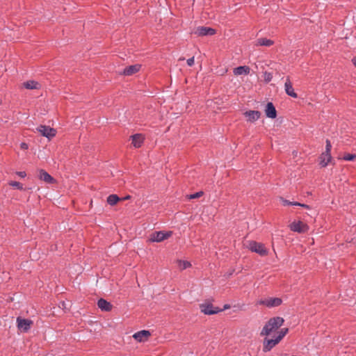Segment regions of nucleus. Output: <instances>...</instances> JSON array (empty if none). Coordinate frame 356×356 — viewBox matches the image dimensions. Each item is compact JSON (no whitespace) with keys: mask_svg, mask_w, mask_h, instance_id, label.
I'll use <instances>...</instances> for the list:
<instances>
[{"mask_svg":"<svg viewBox=\"0 0 356 356\" xmlns=\"http://www.w3.org/2000/svg\"><path fill=\"white\" fill-rule=\"evenodd\" d=\"M291 230L299 233H304L308 230V226L302 221H295L290 225Z\"/></svg>","mask_w":356,"mask_h":356,"instance_id":"nucleus-8","label":"nucleus"},{"mask_svg":"<svg viewBox=\"0 0 356 356\" xmlns=\"http://www.w3.org/2000/svg\"><path fill=\"white\" fill-rule=\"evenodd\" d=\"M203 195V192L200 191V192H197V193H195L194 194H191L188 196V198L189 199H195V198H199L202 195Z\"/></svg>","mask_w":356,"mask_h":356,"instance_id":"nucleus-29","label":"nucleus"},{"mask_svg":"<svg viewBox=\"0 0 356 356\" xmlns=\"http://www.w3.org/2000/svg\"><path fill=\"white\" fill-rule=\"evenodd\" d=\"M177 264L180 270L186 269L191 266V263L188 261L177 260Z\"/></svg>","mask_w":356,"mask_h":356,"instance_id":"nucleus-24","label":"nucleus"},{"mask_svg":"<svg viewBox=\"0 0 356 356\" xmlns=\"http://www.w3.org/2000/svg\"><path fill=\"white\" fill-rule=\"evenodd\" d=\"M1 104V101L0 100V104Z\"/></svg>","mask_w":356,"mask_h":356,"instance_id":"nucleus-41","label":"nucleus"},{"mask_svg":"<svg viewBox=\"0 0 356 356\" xmlns=\"http://www.w3.org/2000/svg\"><path fill=\"white\" fill-rule=\"evenodd\" d=\"M229 307L230 306L229 305H225L224 308L222 309H220V312L229 309Z\"/></svg>","mask_w":356,"mask_h":356,"instance_id":"nucleus-38","label":"nucleus"},{"mask_svg":"<svg viewBox=\"0 0 356 356\" xmlns=\"http://www.w3.org/2000/svg\"><path fill=\"white\" fill-rule=\"evenodd\" d=\"M301 207L305 208V209H309V206L305 204H301Z\"/></svg>","mask_w":356,"mask_h":356,"instance_id":"nucleus-37","label":"nucleus"},{"mask_svg":"<svg viewBox=\"0 0 356 356\" xmlns=\"http://www.w3.org/2000/svg\"><path fill=\"white\" fill-rule=\"evenodd\" d=\"M38 178L47 184L55 182V179L47 172L42 169L38 170Z\"/></svg>","mask_w":356,"mask_h":356,"instance_id":"nucleus-12","label":"nucleus"},{"mask_svg":"<svg viewBox=\"0 0 356 356\" xmlns=\"http://www.w3.org/2000/svg\"><path fill=\"white\" fill-rule=\"evenodd\" d=\"M38 132H40L43 136L47 137L49 139L52 138L56 136V129L51 128L49 126L40 125L37 128Z\"/></svg>","mask_w":356,"mask_h":356,"instance_id":"nucleus-6","label":"nucleus"},{"mask_svg":"<svg viewBox=\"0 0 356 356\" xmlns=\"http://www.w3.org/2000/svg\"><path fill=\"white\" fill-rule=\"evenodd\" d=\"M282 202L284 205H291V203L293 202H290L289 200H284V199H282Z\"/></svg>","mask_w":356,"mask_h":356,"instance_id":"nucleus-33","label":"nucleus"},{"mask_svg":"<svg viewBox=\"0 0 356 356\" xmlns=\"http://www.w3.org/2000/svg\"><path fill=\"white\" fill-rule=\"evenodd\" d=\"M265 113L268 118H275L277 116V111L273 103L268 102L266 106Z\"/></svg>","mask_w":356,"mask_h":356,"instance_id":"nucleus-17","label":"nucleus"},{"mask_svg":"<svg viewBox=\"0 0 356 356\" xmlns=\"http://www.w3.org/2000/svg\"><path fill=\"white\" fill-rule=\"evenodd\" d=\"M288 328H282L280 331L277 332V335L276 336L277 339L280 341L288 333Z\"/></svg>","mask_w":356,"mask_h":356,"instance_id":"nucleus-25","label":"nucleus"},{"mask_svg":"<svg viewBox=\"0 0 356 356\" xmlns=\"http://www.w3.org/2000/svg\"><path fill=\"white\" fill-rule=\"evenodd\" d=\"M248 248L252 252H256L260 256H266L268 254V249L261 243H258L254 241H248L247 245Z\"/></svg>","mask_w":356,"mask_h":356,"instance_id":"nucleus-2","label":"nucleus"},{"mask_svg":"<svg viewBox=\"0 0 356 356\" xmlns=\"http://www.w3.org/2000/svg\"><path fill=\"white\" fill-rule=\"evenodd\" d=\"M280 341L275 337V339H268L267 337H265L263 341V351L268 352L273 347H275Z\"/></svg>","mask_w":356,"mask_h":356,"instance_id":"nucleus-10","label":"nucleus"},{"mask_svg":"<svg viewBox=\"0 0 356 356\" xmlns=\"http://www.w3.org/2000/svg\"><path fill=\"white\" fill-rule=\"evenodd\" d=\"M17 175H18L20 177L24 178L26 177V174L25 172H17Z\"/></svg>","mask_w":356,"mask_h":356,"instance_id":"nucleus-34","label":"nucleus"},{"mask_svg":"<svg viewBox=\"0 0 356 356\" xmlns=\"http://www.w3.org/2000/svg\"><path fill=\"white\" fill-rule=\"evenodd\" d=\"M250 67L248 66H240L234 69L235 75L248 74L250 73Z\"/></svg>","mask_w":356,"mask_h":356,"instance_id":"nucleus-20","label":"nucleus"},{"mask_svg":"<svg viewBox=\"0 0 356 356\" xmlns=\"http://www.w3.org/2000/svg\"><path fill=\"white\" fill-rule=\"evenodd\" d=\"M121 199L118 197L117 195H110L107 197V202L110 205H115Z\"/></svg>","mask_w":356,"mask_h":356,"instance_id":"nucleus-23","label":"nucleus"},{"mask_svg":"<svg viewBox=\"0 0 356 356\" xmlns=\"http://www.w3.org/2000/svg\"><path fill=\"white\" fill-rule=\"evenodd\" d=\"M284 89L286 93L293 98H296L298 97L297 94L294 92L292 83L289 79V77H286L285 83H284Z\"/></svg>","mask_w":356,"mask_h":356,"instance_id":"nucleus-14","label":"nucleus"},{"mask_svg":"<svg viewBox=\"0 0 356 356\" xmlns=\"http://www.w3.org/2000/svg\"><path fill=\"white\" fill-rule=\"evenodd\" d=\"M215 33L216 31L213 29L206 26H199L193 32L194 34L198 36L212 35Z\"/></svg>","mask_w":356,"mask_h":356,"instance_id":"nucleus-9","label":"nucleus"},{"mask_svg":"<svg viewBox=\"0 0 356 356\" xmlns=\"http://www.w3.org/2000/svg\"><path fill=\"white\" fill-rule=\"evenodd\" d=\"M60 307H62L63 309H65L66 308V304L65 302H62L60 303V305L59 306Z\"/></svg>","mask_w":356,"mask_h":356,"instance_id":"nucleus-35","label":"nucleus"},{"mask_svg":"<svg viewBox=\"0 0 356 356\" xmlns=\"http://www.w3.org/2000/svg\"><path fill=\"white\" fill-rule=\"evenodd\" d=\"M129 198H130V196L127 195V196L124 197V198H122V200H128Z\"/></svg>","mask_w":356,"mask_h":356,"instance_id":"nucleus-40","label":"nucleus"},{"mask_svg":"<svg viewBox=\"0 0 356 356\" xmlns=\"http://www.w3.org/2000/svg\"><path fill=\"white\" fill-rule=\"evenodd\" d=\"M187 64L189 66H192L194 64V57L188 58L187 60Z\"/></svg>","mask_w":356,"mask_h":356,"instance_id":"nucleus-31","label":"nucleus"},{"mask_svg":"<svg viewBox=\"0 0 356 356\" xmlns=\"http://www.w3.org/2000/svg\"><path fill=\"white\" fill-rule=\"evenodd\" d=\"M244 115L247 118V121L250 122H254L261 116V113L258 111H249L244 113Z\"/></svg>","mask_w":356,"mask_h":356,"instance_id":"nucleus-11","label":"nucleus"},{"mask_svg":"<svg viewBox=\"0 0 356 356\" xmlns=\"http://www.w3.org/2000/svg\"><path fill=\"white\" fill-rule=\"evenodd\" d=\"M352 62H353L354 66L356 67V58H353L352 60Z\"/></svg>","mask_w":356,"mask_h":356,"instance_id":"nucleus-39","label":"nucleus"},{"mask_svg":"<svg viewBox=\"0 0 356 356\" xmlns=\"http://www.w3.org/2000/svg\"><path fill=\"white\" fill-rule=\"evenodd\" d=\"M9 185L19 190H24L23 185L18 181H11L9 182Z\"/></svg>","mask_w":356,"mask_h":356,"instance_id":"nucleus-26","label":"nucleus"},{"mask_svg":"<svg viewBox=\"0 0 356 356\" xmlns=\"http://www.w3.org/2000/svg\"><path fill=\"white\" fill-rule=\"evenodd\" d=\"M356 158V154H346L343 156V159L345 161H353Z\"/></svg>","mask_w":356,"mask_h":356,"instance_id":"nucleus-27","label":"nucleus"},{"mask_svg":"<svg viewBox=\"0 0 356 356\" xmlns=\"http://www.w3.org/2000/svg\"><path fill=\"white\" fill-rule=\"evenodd\" d=\"M140 65L136 64L125 67L121 73L125 76H131L138 72L140 69Z\"/></svg>","mask_w":356,"mask_h":356,"instance_id":"nucleus-15","label":"nucleus"},{"mask_svg":"<svg viewBox=\"0 0 356 356\" xmlns=\"http://www.w3.org/2000/svg\"><path fill=\"white\" fill-rule=\"evenodd\" d=\"M284 322V320L282 317L277 316L271 318L262 328L260 335L262 337L273 335L283 325Z\"/></svg>","mask_w":356,"mask_h":356,"instance_id":"nucleus-1","label":"nucleus"},{"mask_svg":"<svg viewBox=\"0 0 356 356\" xmlns=\"http://www.w3.org/2000/svg\"><path fill=\"white\" fill-rule=\"evenodd\" d=\"M97 305L102 311L109 312L112 309V305L102 298L98 300Z\"/></svg>","mask_w":356,"mask_h":356,"instance_id":"nucleus-18","label":"nucleus"},{"mask_svg":"<svg viewBox=\"0 0 356 356\" xmlns=\"http://www.w3.org/2000/svg\"><path fill=\"white\" fill-rule=\"evenodd\" d=\"M332 156L329 152H323L320 156V164L322 167H325L331 161Z\"/></svg>","mask_w":356,"mask_h":356,"instance_id":"nucleus-19","label":"nucleus"},{"mask_svg":"<svg viewBox=\"0 0 356 356\" xmlns=\"http://www.w3.org/2000/svg\"><path fill=\"white\" fill-rule=\"evenodd\" d=\"M131 145L135 148H139L142 146L143 142H144V136L142 134H137L135 135H133L131 137Z\"/></svg>","mask_w":356,"mask_h":356,"instance_id":"nucleus-13","label":"nucleus"},{"mask_svg":"<svg viewBox=\"0 0 356 356\" xmlns=\"http://www.w3.org/2000/svg\"><path fill=\"white\" fill-rule=\"evenodd\" d=\"M150 336V332L147 330H142L135 333L133 337L138 341H145L147 340L149 337Z\"/></svg>","mask_w":356,"mask_h":356,"instance_id":"nucleus-16","label":"nucleus"},{"mask_svg":"<svg viewBox=\"0 0 356 356\" xmlns=\"http://www.w3.org/2000/svg\"><path fill=\"white\" fill-rule=\"evenodd\" d=\"M33 323V321L30 319L22 318L21 317L17 318V326L18 330L21 332H26L29 331Z\"/></svg>","mask_w":356,"mask_h":356,"instance_id":"nucleus-4","label":"nucleus"},{"mask_svg":"<svg viewBox=\"0 0 356 356\" xmlns=\"http://www.w3.org/2000/svg\"><path fill=\"white\" fill-rule=\"evenodd\" d=\"M282 300L280 298H268L264 300H261L259 302V305H264L268 307H274L280 305Z\"/></svg>","mask_w":356,"mask_h":356,"instance_id":"nucleus-7","label":"nucleus"},{"mask_svg":"<svg viewBox=\"0 0 356 356\" xmlns=\"http://www.w3.org/2000/svg\"><path fill=\"white\" fill-rule=\"evenodd\" d=\"M200 310L207 315H212L220 312V309L213 307L211 303L205 302L200 305Z\"/></svg>","mask_w":356,"mask_h":356,"instance_id":"nucleus-5","label":"nucleus"},{"mask_svg":"<svg viewBox=\"0 0 356 356\" xmlns=\"http://www.w3.org/2000/svg\"><path fill=\"white\" fill-rule=\"evenodd\" d=\"M274 44V42L271 40L266 39V38H259L255 42L256 46H266V47H270Z\"/></svg>","mask_w":356,"mask_h":356,"instance_id":"nucleus-21","label":"nucleus"},{"mask_svg":"<svg viewBox=\"0 0 356 356\" xmlns=\"http://www.w3.org/2000/svg\"><path fill=\"white\" fill-rule=\"evenodd\" d=\"M291 205H295V206H300L301 207V203H299V202H293L291 203Z\"/></svg>","mask_w":356,"mask_h":356,"instance_id":"nucleus-36","label":"nucleus"},{"mask_svg":"<svg viewBox=\"0 0 356 356\" xmlns=\"http://www.w3.org/2000/svg\"><path fill=\"white\" fill-rule=\"evenodd\" d=\"M23 85L26 89L29 90L39 89L40 88V84L34 81H28L24 83Z\"/></svg>","mask_w":356,"mask_h":356,"instance_id":"nucleus-22","label":"nucleus"},{"mask_svg":"<svg viewBox=\"0 0 356 356\" xmlns=\"http://www.w3.org/2000/svg\"><path fill=\"white\" fill-rule=\"evenodd\" d=\"M20 148H21L22 149L26 150V149H27L29 148V147H28V145H27L26 143H22L20 144Z\"/></svg>","mask_w":356,"mask_h":356,"instance_id":"nucleus-32","label":"nucleus"},{"mask_svg":"<svg viewBox=\"0 0 356 356\" xmlns=\"http://www.w3.org/2000/svg\"><path fill=\"white\" fill-rule=\"evenodd\" d=\"M331 147H332V146H331V143H330V140H326V146H325V152L330 153Z\"/></svg>","mask_w":356,"mask_h":356,"instance_id":"nucleus-30","label":"nucleus"},{"mask_svg":"<svg viewBox=\"0 0 356 356\" xmlns=\"http://www.w3.org/2000/svg\"><path fill=\"white\" fill-rule=\"evenodd\" d=\"M172 234V232H155L150 235L149 241L151 242H161L165 239L170 238Z\"/></svg>","mask_w":356,"mask_h":356,"instance_id":"nucleus-3","label":"nucleus"},{"mask_svg":"<svg viewBox=\"0 0 356 356\" xmlns=\"http://www.w3.org/2000/svg\"><path fill=\"white\" fill-rule=\"evenodd\" d=\"M264 78L265 81L268 83L271 81V79L273 78V75L271 73L266 72L264 74Z\"/></svg>","mask_w":356,"mask_h":356,"instance_id":"nucleus-28","label":"nucleus"}]
</instances>
